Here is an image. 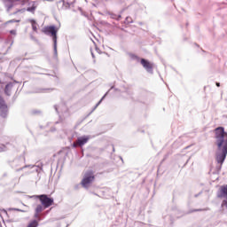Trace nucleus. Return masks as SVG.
Masks as SVG:
<instances>
[{
    "label": "nucleus",
    "mask_w": 227,
    "mask_h": 227,
    "mask_svg": "<svg viewBox=\"0 0 227 227\" xmlns=\"http://www.w3.org/2000/svg\"><path fill=\"white\" fill-rule=\"evenodd\" d=\"M214 132L215 145L217 146L215 160L217 162V170L221 171V168H223L227 156V132L224 131V128L223 127L215 129Z\"/></svg>",
    "instance_id": "f257e3e1"
},
{
    "label": "nucleus",
    "mask_w": 227,
    "mask_h": 227,
    "mask_svg": "<svg viewBox=\"0 0 227 227\" xmlns=\"http://www.w3.org/2000/svg\"><path fill=\"white\" fill-rule=\"evenodd\" d=\"M58 27H56L55 26L44 27L42 30L44 35H51L53 40L55 52H57L58 51Z\"/></svg>",
    "instance_id": "f03ea898"
},
{
    "label": "nucleus",
    "mask_w": 227,
    "mask_h": 227,
    "mask_svg": "<svg viewBox=\"0 0 227 227\" xmlns=\"http://www.w3.org/2000/svg\"><path fill=\"white\" fill-rule=\"evenodd\" d=\"M58 27H56L55 26L44 27L42 30L44 35H51L53 40L55 52H57L58 51Z\"/></svg>",
    "instance_id": "7ed1b4c3"
},
{
    "label": "nucleus",
    "mask_w": 227,
    "mask_h": 227,
    "mask_svg": "<svg viewBox=\"0 0 227 227\" xmlns=\"http://www.w3.org/2000/svg\"><path fill=\"white\" fill-rule=\"evenodd\" d=\"M34 198L39 200L41 205H43L44 208H49V207H52V205H54V199L49 197L47 194L35 195Z\"/></svg>",
    "instance_id": "20e7f679"
},
{
    "label": "nucleus",
    "mask_w": 227,
    "mask_h": 227,
    "mask_svg": "<svg viewBox=\"0 0 227 227\" xmlns=\"http://www.w3.org/2000/svg\"><path fill=\"white\" fill-rule=\"evenodd\" d=\"M94 180L95 174L93 173V171L89 170L84 174L83 178L81 182V185L85 189H88V187H90V184H93Z\"/></svg>",
    "instance_id": "39448f33"
},
{
    "label": "nucleus",
    "mask_w": 227,
    "mask_h": 227,
    "mask_svg": "<svg viewBox=\"0 0 227 227\" xmlns=\"http://www.w3.org/2000/svg\"><path fill=\"white\" fill-rule=\"evenodd\" d=\"M8 105L6 104V101L4 100V98L0 95V116L1 118H8Z\"/></svg>",
    "instance_id": "423d86ee"
},
{
    "label": "nucleus",
    "mask_w": 227,
    "mask_h": 227,
    "mask_svg": "<svg viewBox=\"0 0 227 227\" xmlns=\"http://www.w3.org/2000/svg\"><path fill=\"white\" fill-rule=\"evenodd\" d=\"M36 8H38V4L36 2H32V5L30 7L22 8L15 12V13H26V12H29L32 15H35L36 12Z\"/></svg>",
    "instance_id": "0eeeda50"
},
{
    "label": "nucleus",
    "mask_w": 227,
    "mask_h": 227,
    "mask_svg": "<svg viewBox=\"0 0 227 227\" xmlns=\"http://www.w3.org/2000/svg\"><path fill=\"white\" fill-rule=\"evenodd\" d=\"M91 56L94 59V63H104L109 57V55H107V53H98L95 56V54H93V52H91Z\"/></svg>",
    "instance_id": "6e6552de"
},
{
    "label": "nucleus",
    "mask_w": 227,
    "mask_h": 227,
    "mask_svg": "<svg viewBox=\"0 0 227 227\" xmlns=\"http://www.w3.org/2000/svg\"><path fill=\"white\" fill-rule=\"evenodd\" d=\"M140 63L142 67L147 71V72H153V64L145 59H140Z\"/></svg>",
    "instance_id": "1a4fd4ad"
},
{
    "label": "nucleus",
    "mask_w": 227,
    "mask_h": 227,
    "mask_svg": "<svg viewBox=\"0 0 227 227\" xmlns=\"http://www.w3.org/2000/svg\"><path fill=\"white\" fill-rule=\"evenodd\" d=\"M12 91H13V83H8L4 89L5 95H7V97H10Z\"/></svg>",
    "instance_id": "9d476101"
},
{
    "label": "nucleus",
    "mask_w": 227,
    "mask_h": 227,
    "mask_svg": "<svg viewBox=\"0 0 227 227\" xmlns=\"http://www.w3.org/2000/svg\"><path fill=\"white\" fill-rule=\"evenodd\" d=\"M28 22L31 24L34 33H38V23L35 20H28Z\"/></svg>",
    "instance_id": "9b49d317"
},
{
    "label": "nucleus",
    "mask_w": 227,
    "mask_h": 227,
    "mask_svg": "<svg viewBox=\"0 0 227 227\" xmlns=\"http://www.w3.org/2000/svg\"><path fill=\"white\" fill-rule=\"evenodd\" d=\"M88 143V137H80L77 139V145L79 146H83V145H86Z\"/></svg>",
    "instance_id": "f8f14e48"
},
{
    "label": "nucleus",
    "mask_w": 227,
    "mask_h": 227,
    "mask_svg": "<svg viewBox=\"0 0 227 227\" xmlns=\"http://www.w3.org/2000/svg\"><path fill=\"white\" fill-rule=\"evenodd\" d=\"M45 208H46V207H44L43 205L38 204V205L36 206V207H35V212H36L37 214H40V213L43 212V210H44Z\"/></svg>",
    "instance_id": "ddd939ff"
},
{
    "label": "nucleus",
    "mask_w": 227,
    "mask_h": 227,
    "mask_svg": "<svg viewBox=\"0 0 227 227\" xmlns=\"http://www.w3.org/2000/svg\"><path fill=\"white\" fill-rule=\"evenodd\" d=\"M38 221L37 220H33L31 221L27 227H38Z\"/></svg>",
    "instance_id": "4468645a"
},
{
    "label": "nucleus",
    "mask_w": 227,
    "mask_h": 227,
    "mask_svg": "<svg viewBox=\"0 0 227 227\" xmlns=\"http://www.w3.org/2000/svg\"><path fill=\"white\" fill-rule=\"evenodd\" d=\"M11 1H19L20 3H21L22 5H24L26 3H27V0H11Z\"/></svg>",
    "instance_id": "2eb2a0df"
},
{
    "label": "nucleus",
    "mask_w": 227,
    "mask_h": 227,
    "mask_svg": "<svg viewBox=\"0 0 227 227\" xmlns=\"http://www.w3.org/2000/svg\"><path fill=\"white\" fill-rule=\"evenodd\" d=\"M40 213H37V212H35V217L36 218V219H38V221H40V215H39Z\"/></svg>",
    "instance_id": "dca6fc26"
},
{
    "label": "nucleus",
    "mask_w": 227,
    "mask_h": 227,
    "mask_svg": "<svg viewBox=\"0 0 227 227\" xmlns=\"http://www.w3.org/2000/svg\"><path fill=\"white\" fill-rule=\"evenodd\" d=\"M131 58H133V59H137V61H139V57H137V55H132Z\"/></svg>",
    "instance_id": "f3484780"
},
{
    "label": "nucleus",
    "mask_w": 227,
    "mask_h": 227,
    "mask_svg": "<svg viewBox=\"0 0 227 227\" xmlns=\"http://www.w3.org/2000/svg\"><path fill=\"white\" fill-rule=\"evenodd\" d=\"M74 148H77L79 146V144H77V140L73 144Z\"/></svg>",
    "instance_id": "a211bd4d"
},
{
    "label": "nucleus",
    "mask_w": 227,
    "mask_h": 227,
    "mask_svg": "<svg viewBox=\"0 0 227 227\" xmlns=\"http://www.w3.org/2000/svg\"><path fill=\"white\" fill-rule=\"evenodd\" d=\"M10 33L11 35H17V30H11Z\"/></svg>",
    "instance_id": "6ab92c4d"
},
{
    "label": "nucleus",
    "mask_w": 227,
    "mask_h": 227,
    "mask_svg": "<svg viewBox=\"0 0 227 227\" xmlns=\"http://www.w3.org/2000/svg\"><path fill=\"white\" fill-rule=\"evenodd\" d=\"M9 22H15V20H12L7 21V23H9Z\"/></svg>",
    "instance_id": "aec40b11"
},
{
    "label": "nucleus",
    "mask_w": 227,
    "mask_h": 227,
    "mask_svg": "<svg viewBox=\"0 0 227 227\" xmlns=\"http://www.w3.org/2000/svg\"><path fill=\"white\" fill-rule=\"evenodd\" d=\"M216 86H217V88H219V86H221V83L216 82Z\"/></svg>",
    "instance_id": "412c9836"
},
{
    "label": "nucleus",
    "mask_w": 227,
    "mask_h": 227,
    "mask_svg": "<svg viewBox=\"0 0 227 227\" xmlns=\"http://www.w3.org/2000/svg\"><path fill=\"white\" fill-rule=\"evenodd\" d=\"M17 210V212H22V210H20V209H16Z\"/></svg>",
    "instance_id": "4be33fe9"
},
{
    "label": "nucleus",
    "mask_w": 227,
    "mask_h": 227,
    "mask_svg": "<svg viewBox=\"0 0 227 227\" xmlns=\"http://www.w3.org/2000/svg\"><path fill=\"white\" fill-rule=\"evenodd\" d=\"M12 7V5H10V6H9V10H10Z\"/></svg>",
    "instance_id": "5701e85b"
}]
</instances>
